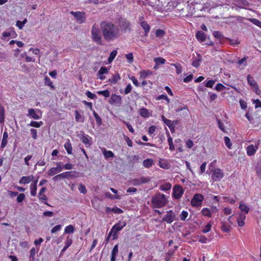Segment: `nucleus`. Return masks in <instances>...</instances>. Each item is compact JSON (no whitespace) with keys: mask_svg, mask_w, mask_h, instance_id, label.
I'll return each mask as SVG.
<instances>
[{"mask_svg":"<svg viewBox=\"0 0 261 261\" xmlns=\"http://www.w3.org/2000/svg\"><path fill=\"white\" fill-rule=\"evenodd\" d=\"M78 189L80 192L84 194H85L87 192L85 186H84L82 183L79 184Z\"/></svg>","mask_w":261,"mask_h":261,"instance_id":"57","label":"nucleus"},{"mask_svg":"<svg viewBox=\"0 0 261 261\" xmlns=\"http://www.w3.org/2000/svg\"><path fill=\"white\" fill-rule=\"evenodd\" d=\"M171 66H174L176 68V72L177 74H179L182 72V66L179 63H172L171 64Z\"/></svg>","mask_w":261,"mask_h":261,"instance_id":"42","label":"nucleus"},{"mask_svg":"<svg viewBox=\"0 0 261 261\" xmlns=\"http://www.w3.org/2000/svg\"><path fill=\"white\" fill-rule=\"evenodd\" d=\"M44 83L45 86L50 87L51 89H55V87L54 86L53 82L47 76L44 77Z\"/></svg>","mask_w":261,"mask_h":261,"instance_id":"28","label":"nucleus"},{"mask_svg":"<svg viewBox=\"0 0 261 261\" xmlns=\"http://www.w3.org/2000/svg\"><path fill=\"white\" fill-rule=\"evenodd\" d=\"M247 82L248 84L254 88L255 89H258V86L256 82L254 80V78L250 75L248 74L247 77Z\"/></svg>","mask_w":261,"mask_h":261,"instance_id":"20","label":"nucleus"},{"mask_svg":"<svg viewBox=\"0 0 261 261\" xmlns=\"http://www.w3.org/2000/svg\"><path fill=\"white\" fill-rule=\"evenodd\" d=\"M8 138V133L7 132L5 131L3 134L1 148L3 149L6 147L7 144V139Z\"/></svg>","mask_w":261,"mask_h":261,"instance_id":"25","label":"nucleus"},{"mask_svg":"<svg viewBox=\"0 0 261 261\" xmlns=\"http://www.w3.org/2000/svg\"><path fill=\"white\" fill-rule=\"evenodd\" d=\"M175 213L172 210H170L167 212L166 215L164 216L162 219V221H165L168 224H171L175 220Z\"/></svg>","mask_w":261,"mask_h":261,"instance_id":"11","label":"nucleus"},{"mask_svg":"<svg viewBox=\"0 0 261 261\" xmlns=\"http://www.w3.org/2000/svg\"><path fill=\"white\" fill-rule=\"evenodd\" d=\"M27 19L25 18L22 21L18 20L16 22V25L21 30L23 27L24 24L27 23Z\"/></svg>","mask_w":261,"mask_h":261,"instance_id":"49","label":"nucleus"},{"mask_svg":"<svg viewBox=\"0 0 261 261\" xmlns=\"http://www.w3.org/2000/svg\"><path fill=\"white\" fill-rule=\"evenodd\" d=\"M140 25L144 30L145 36H147L150 30V25L147 23V21H141Z\"/></svg>","mask_w":261,"mask_h":261,"instance_id":"22","label":"nucleus"},{"mask_svg":"<svg viewBox=\"0 0 261 261\" xmlns=\"http://www.w3.org/2000/svg\"><path fill=\"white\" fill-rule=\"evenodd\" d=\"M150 181V178L149 177L141 176L140 178L132 179L130 182L132 185L135 186H138L142 184L147 183Z\"/></svg>","mask_w":261,"mask_h":261,"instance_id":"9","label":"nucleus"},{"mask_svg":"<svg viewBox=\"0 0 261 261\" xmlns=\"http://www.w3.org/2000/svg\"><path fill=\"white\" fill-rule=\"evenodd\" d=\"M259 143L258 142L254 146L251 144L247 146L246 148L247 153L248 155H252L255 154L256 150L258 149Z\"/></svg>","mask_w":261,"mask_h":261,"instance_id":"17","label":"nucleus"},{"mask_svg":"<svg viewBox=\"0 0 261 261\" xmlns=\"http://www.w3.org/2000/svg\"><path fill=\"white\" fill-rule=\"evenodd\" d=\"M70 14H72L76 21L81 24L85 22L86 20V13L85 12H81V11H71Z\"/></svg>","mask_w":261,"mask_h":261,"instance_id":"7","label":"nucleus"},{"mask_svg":"<svg viewBox=\"0 0 261 261\" xmlns=\"http://www.w3.org/2000/svg\"><path fill=\"white\" fill-rule=\"evenodd\" d=\"M30 188L31 195L33 196H36L37 191V185H36V184H31Z\"/></svg>","mask_w":261,"mask_h":261,"instance_id":"55","label":"nucleus"},{"mask_svg":"<svg viewBox=\"0 0 261 261\" xmlns=\"http://www.w3.org/2000/svg\"><path fill=\"white\" fill-rule=\"evenodd\" d=\"M214 37L219 40H222L225 38L222 33L218 31H215L213 33Z\"/></svg>","mask_w":261,"mask_h":261,"instance_id":"35","label":"nucleus"},{"mask_svg":"<svg viewBox=\"0 0 261 261\" xmlns=\"http://www.w3.org/2000/svg\"><path fill=\"white\" fill-rule=\"evenodd\" d=\"M91 38L97 44H102L100 30L96 24H94L91 28Z\"/></svg>","mask_w":261,"mask_h":261,"instance_id":"3","label":"nucleus"},{"mask_svg":"<svg viewBox=\"0 0 261 261\" xmlns=\"http://www.w3.org/2000/svg\"><path fill=\"white\" fill-rule=\"evenodd\" d=\"M239 208L242 212L245 214H248L249 211V208L244 203H241L239 205Z\"/></svg>","mask_w":261,"mask_h":261,"instance_id":"39","label":"nucleus"},{"mask_svg":"<svg viewBox=\"0 0 261 261\" xmlns=\"http://www.w3.org/2000/svg\"><path fill=\"white\" fill-rule=\"evenodd\" d=\"M117 54V51L116 50H113L111 53L108 58V62L109 63L112 62L116 57Z\"/></svg>","mask_w":261,"mask_h":261,"instance_id":"48","label":"nucleus"},{"mask_svg":"<svg viewBox=\"0 0 261 261\" xmlns=\"http://www.w3.org/2000/svg\"><path fill=\"white\" fill-rule=\"evenodd\" d=\"M224 141L225 144L228 149H231L232 146V143L230 138L228 137L225 136L224 138Z\"/></svg>","mask_w":261,"mask_h":261,"instance_id":"46","label":"nucleus"},{"mask_svg":"<svg viewBox=\"0 0 261 261\" xmlns=\"http://www.w3.org/2000/svg\"><path fill=\"white\" fill-rule=\"evenodd\" d=\"M118 25L122 32H130L131 23L126 18L120 17L118 19Z\"/></svg>","mask_w":261,"mask_h":261,"instance_id":"4","label":"nucleus"},{"mask_svg":"<svg viewBox=\"0 0 261 261\" xmlns=\"http://www.w3.org/2000/svg\"><path fill=\"white\" fill-rule=\"evenodd\" d=\"M165 32L162 29H158L155 31V36L158 38H162L165 35Z\"/></svg>","mask_w":261,"mask_h":261,"instance_id":"50","label":"nucleus"},{"mask_svg":"<svg viewBox=\"0 0 261 261\" xmlns=\"http://www.w3.org/2000/svg\"><path fill=\"white\" fill-rule=\"evenodd\" d=\"M180 111L184 112L182 114L180 115V117H184V118L188 116L190 114V111L188 109L187 106H186L184 107L178 108L177 109H176L175 110L176 113H179Z\"/></svg>","mask_w":261,"mask_h":261,"instance_id":"19","label":"nucleus"},{"mask_svg":"<svg viewBox=\"0 0 261 261\" xmlns=\"http://www.w3.org/2000/svg\"><path fill=\"white\" fill-rule=\"evenodd\" d=\"M249 21L261 29V21L256 18H250Z\"/></svg>","mask_w":261,"mask_h":261,"instance_id":"52","label":"nucleus"},{"mask_svg":"<svg viewBox=\"0 0 261 261\" xmlns=\"http://www.w3.org/2000/svg\"><path fill=\"white\" fill-rule=\"evenodd\" d=\"M184 192L182 187L179 185H176L173 188L172 196L176 199H179L182 196Z\"/></svg>","mask_w":261,"mask_h":261,"instance_id":"8","label":"nucleus"},{"mask_svg":"<svg viewBox=\"0 0 261 261\" xmlns=\"http://www.w3.org/2000/svg\"><path fill=\"white\" fill-rule=\"evenodd\" d=\"M43 124V122L42 121H32L29 125L31 126L34 127L39 128Z\"/></svg>","mask_w":261,"mask_h":261,"instance_id":"45","label":"nucleus"},{"mask_svg":"<svg viewBox=\"0 0 261 261\" xmlns=\"http://www.w3.org/2000/svg\"><path fill=\"white\" fill-rule=\"evenodd\" d=\"M75 119L77 122H83L85 120L84 116L81 114L77 110L75 111Z\"/></svg>","mask_w":261,"mask_h":261,"instance_id":"27","label":"nucleus"},{"mask_svg":"<svg viewBox=\"0 0 261 261\" xmlns=\"http://www.w3.org/2000/svg\"><path fill=\"white\" fill-rule=\"evenodd\" d=\"M28 116L34 119L38 120L40 119V117L37 114L33 109H30L28 111Z\"/></svg>","mask_w":261,"mask_h":261,"instance_id":"26","label":"nucleus"},{"mask_svg":"<svg viewBox=\"0 0 261 261\" xmlns=\"http://www.w3.org/2000/svg\"><path fill=\"white\" fill-rule=\"evenodd\" d=\"M5 119V109L4 108L0 105V123H3Z\"/></svg>","mask_w":261,"mask_h":261,"instance_id":"38","label":"nucleus"},{"mask_svg":"<svg viewBox=\"0 0 261 261\" xmlns=\"http://www.w3.org/2000/svg\"><path fill=\"white\" fill-rule=\"evenodd\" d=\"M25 198V195L23 193H21L19 194H18L17 197V202L18 203H20L22 202L24 199Z\"/></svg>","mask_w":261,"mask_h":261,"instance_id":"60","label":"nucleus"},{"mask_svg":"<svg viewBox=\"0 0 261 261\" xmlns=\"http://www.w3.org/2000/svg\"><path fill=\"white\" fill-rule=\"evenodd\" d=\"M140 115L144 118H147L149 117V111L147 109L142 108L140 109Z\"/></svg>","mask_w":261,"mask_h":261,"instance_id":"34","label":"nucleus"},{"mask_svg":"<svg viewBox=\"0 0 261 261\" xmlns=\"http://www.w3.org/2000/svg\"><path fill=\"white\" fill-rule=\"evenodd\" d=\"M105 195L107 197H108L111 199H120V196L118 195H113L109 192L105 193Z\"/></svg>","mask_w":261,"mask_h":261,"instance_id":"54","label":"nucleus"},{"mask_svg":"<svg viewBox=\"0 0 261 261\" xmlns=\"http://www.w3.org/2000/svg\"><path fill=\"white\" fill-rule=\"evenodd\" d=\"M34 177L31 175L28 176H22L19 181L20 184H29L33 180Z\"/></svg>","mask_w":261,"mask_h":261,"instance_id":"21","label":"nucleus"},{"mask_svg":"<svg viewBox=\"0 0 261 261\" xmlns=\"http://www.w3.org/2000/svg\"><path fill=\"white\" fill-rule=\"evenodd\" d=\"M82 142L85 145L86 147H90L91 145V142L90 140L91 139V137L88 135H85L83 132L81 134L80 137Z\"/></svg>","mask_w":261,"mask_h":261,"instance_id":"15","label":"nucleus"},{"mask_svg":"<svg viewBox=\"0 0 261 261\" xmlns=\"http://www.w3.org/2000/svg\"><path fill=\"white\" fill-rule=\"evenodd\" d=\"M93 115L95 118L97 124L100 126L102 124V119L97 114V113L94 110L93 112Z\"/></svg>","mask_w":261,"mask_h":261,"instance_id":"40","label":"nucleus"},{"mask_svg":"<svg viewBox=\"0 0 261 261\" xmlns=\"http://www.w3.org/2000/svg\"><path fill=\"white\" fill-rule=\"evenodd\" d=\"M109 72L108 69L106 67H101L98 72V75H103L107 74Z\"/></svg>","mask_w":261,"mask_h":261,"instance_id":"58","label":"nucleus"},{"mask_svg":"<svg viewBox=\"0 0 261 261\" xmlns=\"http://www.w3.org/2000/svg\"><path fill=\"white\" fill-rule=\"evenodd\" d=\"M109 103L111 105L120 106L122 103L121 96L116 94H112L109 100Z\"/></svg>","mask_w":261,"mask_h":261,"instance_id":"12","label":"nucleus"},{"mask_svg":"<svg viewBox=\"0 0 261 261\" xmlns=\"http://www.w3.org/2000/svg\"><path fill=\"white\" fill-rule=\"evenodd\" d=\"M171 188V185L169 183L164 184L161 186V190L166 191L169 190Z\"/></svg>","mask_w":261,"mask_h":261,"instance_id":"56","label":"nucleus"},{"mask_svg":"<svg viewBox=\"0 0 261 261\" xmlns=\"http://www.w3.org/2000/svg\"><path fill=\"white\" fill-rule=\"evenodd\" d=\"M162 119L164 123L168 126L171 133L174 131L175 125L177 124V121H171L170 119H167L164 115L162 116Z\"/></svg>","mask_w":261,"mask_h":261,"instance_id":"10","label":"nucleus"},{"mask_svg":"<svg viewBox=\"0 0 261 261\" xmlns=\"http://www.w3.org/2000/svg\"><path fill=\"white\" fill-rule=\"evenodd\" d=\"M192 65L196 68H198L202 61V57L200 54H197V57H193L192 59Z\"/></svg>","mask_w":261,"mask_h":261,"instance_id":"18","label":"nucleus"},{"mask_svg":"<svg viewBox=\"0 0 261 261\" xmlns=\"http://www.w3.org/2000/svg\"><path fill=\"white\" fill-rule=\"evenodd\" d=\"M72 171H68L63 172L60 174H58L53 178V180L54 181H58L62 179L67 178L73 176Z\"/></svg>","mask_w":261,"mask_h":261,"instance_id":"13","label":"nucleus"},{"mask_svg":"<svg viewBox=\"0 0 261 261\" xmlns=\"http://www.w3.org/2000/svg\"><path fill=\"white\" fill-rule=\"evenodd\" d=\"M74 228L71 225H69L66 226L65 229V233H69V234L72 233L74 232Z\"/></svg>","mask_w":261,"mask_h":261,"instance_id":"51","label":"nucleus"},{"mask_svg":"<svg viewBox=\"0 0 261 261\" xmlns=\"http://www.w3.org/2000/svg\"><path fill=\"white\" fill-rule=\"evenodd\" d=\"M64 146L67 152L69 154H71L72 153V147L69 140H68L64 144Z\"/></svg>","mask_w":261,"mask_h":261,"instance_id":"30","label":"nucleus"},{"mask_svg":"<svg viewBox=\"0 0 261 261\" xmlns=\"http://www.w3.org/2000/svg\"><path fill=\"white\" fill-rule=\"evenodd\" d=\"M196 38L201 42H203L206 39L205 34L201 31H198L196 34Z\"/></svg>","mask_w":261,"mask_h":261,"instance_id":"29","label":"nucleus"},{"mask_svg":"<svg viewBox=\"0 0 261 261\" xmlns=\"http://www.w3.org/2000/svg\"><path fill=\"white\" fill-rule=\"evenodd\" d=\"M101 150L106 159H109L114 156V153L111 150H107L105 148H102Z\"/></svg>","mask_w":261,"mask_h":261,"instance_id":"23","label":"nucleus"},{"mask_svg":"<svg viewBox=\"0 0 261 261\" xmlns=\"http://www.w3.org/2000/svg\"><path fill=\"white\" fill-rule=\"evenodd\" d=\"M154 61L155 63L156 66L160 64H164L166 62V60L162 57H156L154 59Z\"/></svg>","mask_w":261,"mask_h":261,"instance_id":"37","label":"nucleus"},{"mask_svg":"<svg viewBox=\"0 0 261 261\" xmlns=\"http://www.w3.org/2000/svg\"><path fill=\"white\" fill-rule=\"evenodd\" d=\"M58 166L56 167H53L50 168L48 172V174L49 176H53L56 174L61 172L63 169V167H62V164H57Z\"/></svg>","mask_w":261,"mask_h":261,"instance_id":"16","label":"nucleus"},{"mask_svg":"<svg viewBox=\"0 0 261 261\" xmlns=\"http://www.w3.org/2000/svg\"><path fill=\"white\" fill-rule=\"evenodd\" d=\"M224 174L220 169H216L214 170L212 177L214 181H220L223 178Z\"/></svg>","mask_w":261,"mask_h":261,"instance_id":"14","label":"nucleus"},{"mask_svg":"<svg viewBox=\"0 0 261 261\" xmlns=\"http://www.w3.org/2000/svg\"><path fill=\"white\" fill-rule=\"evenodd\" d=\"M86 94L88 97H89V98H90L91 99H94L97 98V96L95 94L92 93V92H91L89 91H87L86 92Z\"/></svg>","mask_w":261,"mask_h":261,"instance_id":"64","label":"nucleus"},{"mask_svg":"<svg viewBox=\"0 0 261 261\" xmlns=\"http://www.w3.org/2000/svg\"><path fill=\"white\" fill-rule=\"evenodd\" d=\"M201 214L204 216L211 218L212 217V211L208 208H203L201 211Z\"/></svg>","mask_w":261,"mask_h":261,"instance_id":"36","label":"nucleus"},{"mask_svg":"<svg viewBox=\"0 0 261 261\" xmlns=\"http://www.w3.org/2000/svg\"><path fill=\"white\" fill-rule=\"evenodd\" d=\"M121 79V77L118 73H116L113 75L111 79H109L108 82L112 85L116 84L118 81Z\"/></svg>","mask_w":261,"mask_h":261,"instance_id":"24","label":"nucleus"},{"mask_svg":"<svg viewBox=\"0 0 261 261\" xmlns=\"http://www.w3.org/2000/svg\"><path fill=\"white\" fill-rule=\"evenodd\" d=\"M156 100H159L161 99L165 100L167 103L169 104L170 102V99L168 97V96L166 94H161L159 95L156 98H155Z\"/></svg>","mask_w":261,"mask_h":261,"instance_id":"44","label":"nucleus"},{"mask_svg":"<svg viewBox=\"0 0 261 261\" xmlns=\"http://www.w3.org/2000/svg\"><path fill=\"white\" fill-rule=\"evenodd\" d=\"M218 127L224 133H226V130L225 128L224 123L219 119H217Z\"/></svg>","mask_w":261,"mask_h":261,"instance_id":"47","label":"nucleus"},{"mask_svg":"<svg viewBox=\"0 0 261 261\" xmlns=\"http://www.w3.org/2000/svg\"><path fill=\"white\" fill-rule=\"evenodd\" d=\"M222 225L221 227V230L223 232H228L230 231L231 229V226L230 225H226V222H222Z\"/></svg>","mask_w":261,"mask_h":261,"instance_id":"41","label":"nucleus"},{"mask_svg":"<svg viewBox=\"0 0 261 261\" xmlns=\"http://www.w3.org/2000/svg\"><path fill=\"white\" fill-rule=\"evenodd\" d=\"M246 219V216L245 214H240L239 218L237 219L238 224L239 226L242 227L244 225V220Z\"/></svg>","mask_w":261,"mask_h":261,"instance_id":"31","label":"nucleus"},{"mask_svg":"<svg viewBox=\"0 0 261 261\" xmlns=\"http://www.w3.org/2000/svg\"><path fill=\"white\" fill-rule=\"evenodd\" d=\"M248 58V57H245L243 58H242L241 60H239L238 62V63L239 65H244V66H246L247 65V59Z\"/></svg>","mask_w":261,"mask_h":261,"instance_id":"61","label":"nucleus"},{"mask_svg":"<svg viewBox=\"0 0 261 261\" xmlns=\"http://www.w3.org/2000/svg\"><path fill=\"white\" fill-rule=\"evenodd\" d=\"M46 190V188L45 187H42L39 193L38 197L40 200L46 201L47 200V198L46 196L44 194V192Z\"/></svg>","mask_w":261,"mask_h":261,"instance_id":"32","label":"nucleus"},{"mask_svg":"<svg viewBox=\"0 0 261 261\" xmlns=\"http://www.w3.org/2000/svg\"><path fill=\"white\" fill-rule=\"evenodd\" d=\"M204 199L203 195L198 193L195 194L191 199V204L194 207H198L201 206Z\"/></svg>","mask_w":261,"mask_h":261,"instance_id":"5","label":"nucleus"},{"mask_svg":"<svg viewBox=\"0 0 261 261\" xmlns=\"http://www.w3.org/2000/svg\"><path fill=\"white\" fill-rule=\"evenodd\" d=\"M245 117L250 123H253L252 113L250 110H248V111L246 112Z\"/></svg>","mask_w":261,"mask_h":261,"instance_id":"43","label":"nucleus"},{"mask_svg":"<svg viewBox=\"0 0 261 261\" xmlns=\"http://www.w3.org/2000/svg\"><path fill=\"white\" fill-rule=\"evenodd\" d=\"M212 224H211V222L208 223L203 228L202 231V232L206 233L209 232L211 230L212 227Z\"/></svg>","mask_w":261,"mask_h":261,"instance_id":"59","label":"nucleus"},{"mask_svg":"<svg viewBox=\"0 0 261 261\" xmlns=\"http://www.w3.org/2000/svg\"><path fill=\"white\" fill-rule=\"evenodd\" d=\"M100 27L103 38L107 42L114 41L120 36L119 28L112 22L102 21Z\"/></svg>","mask_w":261,"mask_h":261,"instance_id":"1","label":"nucleus"},{"mask_svg":"<svg viewBox=\"0 0 261 261\" xmlns=\"http://www.w3.org/2000/svg\"><path fill=\"white\" fill-rule=\"evenodd\" d=\"M151 74V72L149 70H142L140 72V79H146L148 75H150Z\"/></svg>","mask_w":261,"mask_h":261,"instance_id":"33","label":"nucleus"},{"mask_svg":"<svg viewBox=\"0 0 261 261\" xmlns=\"http://www.w3.org/2000/svg\"><path fill=\"white\" fill-rule=\"evenodd\" d=\"M97 93L98 94L101 95L106 98L109 97L110 95V93L108 90L99 91Z\"/></svg>","mask_w":261,"mask_h":261,"instance_id":"53","label":"nucleus"},{"mask_svg":"<svg viewBox=\"0 0 261 261\" xmlns=\"http://www.w3.org/2000/svg\"><path fill=\"white\" fill-rule=\"evenodd\" d=\"M188 216V213L187 211H183L180 215V219L182 221H184L187 218Z\"/></svg>","mask_w":261,"mask_h":261,"instance_id":"62","label":"nucleus"},{"mask_svg":"<svg viewBox=\"0 0 261 261\" xmlns=\"http://www.w3.org/2000/svg\"><path fill=\"white\" fill-rule=\"evenodd\" d=\"M167 199L165 195L160 193L151 197V202L153 207L161 208L167 203Z\"/></svg>","mask_w":261,"mask_h":261,"instance_id":"2","label":"nucleus"},{"mask_svg":"<svg viewBox=\"0 0 261 261\" xmlns=\"http://www.w3.org/2000/svg\"><path fill=\"white\" fill-rule=\"evenodd\" d=\"M123 123L126 125L127 128L128 129L130 133H135V130H134L133 126L128 122L124 121Z\"/></svg>","mask_w":261,"mask_h":261,"instance_id":"63","label":"nucleus"},{"mask_svg":"<svg viewBox=\"0 0 261 261\" xmlns=\"http://www.w3.org/2000/svg\"><path fill=\"white\" fill-rule=\"evenodd\" d=\"M126 226L125 222H119L114 225L112 229V232H113L112 240H115L117 238V232L122 229Z\"/></svg>","mask_w":261,"mask_h":261,"instance_id":"6","label":"nucleus"}]
</instances>
